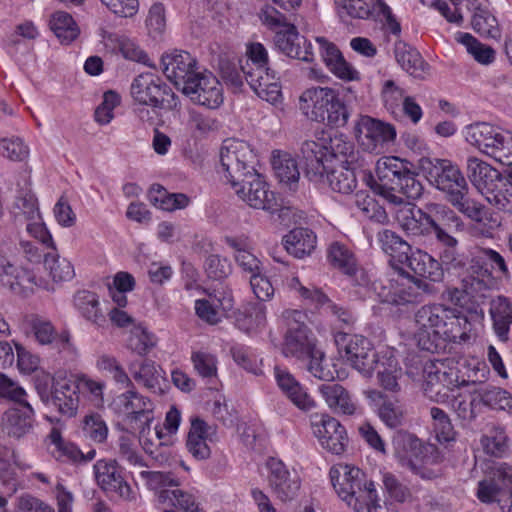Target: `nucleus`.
<instances>
[{"mask_svg": "<svg viewBox=\"0 0 512 512\" xmlns=\"http://www.w3.org/2000/svg\"><path fill=\"white\" fill-rule=\"evenodd\" d=\"M409 164L398 157L382 158L377 162V179L367 174L365 180L371 190L390 205L395 220L407 234L429 236L434 223L432 202L419 208L410 201L419 199L424 188Z\"/></svg>", "mask_w": 512, "mask_h": 512, "instance_id": "1", "label": "nucleus"}, {"mask_svg": "<svg viewBox=\"0 0 512 512\" xmlns=\"http://www.w3.org/2000/svg\"><path fill=\"white\" fill-rule=\"evenodd\" d=\"M414 320L418 345L422 350L437 352L440 343H461L470 338L471 322L457 308L443 303H428L417 309Z\"/></svg>", "mask_w": 512, "mask_h": 512, "instance_id": "2", "label": "nucleus"}, {"mask_svg": "<svg viewBox=\"0 0 512 512\" xmlns=\"http://www.w3.org/2000/svg\"><path fill=\"white\" fill-rule=\"evenodd\" d=\"M300 108L312 120L331 127H343L349 119V111L335 90L313 87L300 96Z\"/></svg>", "mask_w": 512, "mask_h": 512, "instance_id": "3", "label": "nucleus"}, {"mask_svg": "<svg viewBox=\"0 0 512 512\" xmlns=\"http://www.w3.org/2000/svg\"><path fill=\"white\" fill-rule=\"evenodd\" d=\"M281 318L286 327L282 353L286 357H295L298 360L308 359L318 348L307 326V314L302 310L286 309Z\"/></svg>", "mask_w": 512, "mask_h": 512, "instance_id": "4", "label": "nucleus"}, {"mask_svg": "<svg viewBox=\"0 0 512 512\" xmlns=\"http://www.w3.org/2000/svg\"><path fill=\"white\" fill-rule=\"evenodd\" d=\"M392 444L402 466L409 469L413 475L423 479L436 477L426 467L429 461L427 454L436 451L434 445L423 443L416 435L403 430L394 434Z\"/></svg>", "mask_w": 512, "mask_h": 512, "instance_id": "5", "label": "nucleus"}, {"mask_svg": "<svg viewBox=\"0 0 512 512\" xmlns=\"http://www.w3.org/2000/svg\"><path fill=\"white\" fill-rule=\"evenodd\" d=\"M256 155L251 146L242 140L227 139L220 149V163L225 178L231 186L243 182L248 175L256 173Z\"/></svg>", "mask_w": 512, "mask_h": 512, "instance_id": "6", "label": "nucleus"}, {"mask_svg": "<svg viewBox=\"0 0 512 512\" xmlns=\"http://www.w3.org/2000/svg\"><path fill=\"white\" fill-rule=\"evenodd\" d=\"M335 343L350 365L364 376H371L379 360L371 342L362 335L338 332Z\"/></svg>", "mask_w": 512, "mask_h": 512, "instance_id": "7", "label": "nucleus"}, {"mask_svg": "<svg viewBox=\"0 0 512 512\" xmlns=\"http://www.w3.org/2000/svg\"><path fill=\"white\" fill-rule=\"evenodd\" d=\"M131 94L140 104L160 109H172L177 105V97L171 88L152 74L138 75L131 85Z\"/></svg>", "mask_w": 512, "mask_h": 512, "instance_id": "8", "label": "nucleus"}, {"mask_svg": "<svg viewBox=\"0 0 512 512\" xmlns=\"http://www.w3.org/2000/svg\"><path fill=\"white\" fill-rule=\"evenodd\" d=\"M41 400L51 403L57 411L67 417L76 415L79 405V383L74 378L57 376L52 380L51 391L37 385Z\"/></svg>", "mask_w": 512, "mask_h": 512, "instance_id": "9", "label": "nucleus"}, {"mask_svg": "<svg viewBox=\"0 0 512 512\" xmlns=\"http://www.w3.org/2000/svg\"><path fill=\"white\" fill-rule=\"evenodd\" d=\"M194 104L217 109L223 103V88L211 72L198 71L180 90Z\"/></svg>", "mask_w": 512, "mask_h": 512, "instance_id": "10", "label": "nucleus"}, {"mask_svg": "<svg viewBox=\"0 0 512 512\" xmlns=\"http://www.w3.org/2000/svg\"><path fill=\"white\" fill-rule=\"evenodd\" d=\"M419 164L428 181L443 192L444 197L467 182L460 169L449 160L424 157Z\"/></svg>", "mask_w": 512, "mask_h": 512, "instance_id": "11", "label": "nucleus"}, {"mask_svg": "<svg viewBox=\"0 0 512 512\" xmlns=\"http://www.w3.org/2000/svg\"><path fill=\"white\" fill-rule=\"evenodd\" d=\"M232 188L252 208L262 209L270 213L277 212L280 209L275 194L269 191L267 183L258 172L248 175L243 182H239L238 185H234Z\"/></svg>", "mask_w": 512, "mask_h": 512, "instance_id": "12", "label": "nucleus"}, {"mask_svg": "<svg viewBox=\"0 0 512 512\" xmlns=\"http://www.w3.org/2000/svg\"><path fill=\"white\" fill-rule=\"evenodd\" d=\"M465 139L483 153L500 160L510 137L489 123L477 122L465 128Z\"/></svg>", "mask_w": 512, "mask_h": 512, "instance_id": "13", "label": "nucleus"}, {"mask_svg": "<svg viewBox=\"0 0 512 512\" xmlns=\"http://www.w3.org/2000/svg\"><path fill=\"white\" fill-rule=\"evenodd\" d=\"M397 270L402 276V281H396L393 291L388 293L383 302L394 306H402L420 301L423 294L433 295L436 293L434 285L428 281L412 276L402 267L397 268Z\"/></svg>", "mask_w": 512, "mask_h": 512, "instance_id": "14", "label": "nucleus"}, {"mask_svg": "<svg viewBox=\"0 0 512 512\" xmlns=\"http://www.w3.org/2000/svg\"><path fill=\"white\" fill-rule=\"evenodd\" d=\"M298 157L303 165L305 176L315 184L325 182V173L331 159L329 148L323 142L305 140L302 142Z\"/></svg>", "mask_w": 512, "mask_h": 512, "instance_id": "15", "label": "nucleus"}, {"mask_svg": "<svg viewBox=\"0 0 512 512\" xmlns=\"http://www.w3.org/2000/svg\"><path fill=\"white\" fill-rule=\"evenodd\" d=\"M312 429L324 449L336 455L345 451L349 441L348 435L337 419L326 414L315 415Z\"/></svg>", "mask_w": 512, "mask_h": 512, "instance_id": "16", "label": "nucleus"}, {"mask_svg": "<svg viewBox=\"0 0 512 512\" xmlns=\"http://www.w3.org/2000/svg\"><path fill=\"white\" fill-rule=\"evenodd\" d=\"M246 82L257 96L272 105L282 100L281 85L275 71L269 67L259 68L241 66Z\"/></svg>", "mask_w": 512, "mask_h": 512, "instance_id": "17", "label": "nucleus"}, {"mask_svg": "<svg viewBox=\"0 0 512 512\" xmlns=\"http://www.w3.org/2000/svg\"><path fill=\"white\" fill-rule=\"evenodd\" d=\"M337 495L355 512H365L380 497L374 482H332Z\"/></svg>", "mask_w": 512, "mask_h": 512, "instance_id": "18", "label": "nucleus"}, {"mask_svg": "<svg viewBox=\"0 0 512 512\" xmlns=\"http://www.w3.org/2000/svg\"><path fill=\"white\" fill-rule=\"evenodd\" d=\"M113 408L130 422L149 425L153 419L151 401L133 389L118 395L113 401Z\"/></svg>", "mask_w": 512, "mask_h": 512, "instance_id": "19", "label": "nucleus"}, {"mask_svg": "<svg viewBox=\"0 0 512 512\" xmlns=\"http://www.w3.org/2000/svg\"><path fill=\"white\" fill-rule=\"evenodd\" d=\"M163 73L178 90H181L197 72V61L186 51L162 56Z\"/></svg>", "mask_w": 512, "mask_h": 512, "instance_id": "20", "label": "nucleus"}, {"mask_svg": "<svg viewBox=\"0 0 512 512\" xmlns=\"http://www.w3.org/2000/svg\"><path fill=\"white\" fill-rule=\"evenodd\" d=\"M433 234L438 242L454 243L453 233L464 229L461 218L445 204L432 202Z\"/></svg>", "mask_w": 512, "mask_h": 512, "instance_id": "21", "label": "nucleus"}, {"mask_svg": "<svg viewBox=\"0 0 512 512\" xmlns=\"http://www.w3.org/2000/svg\"><path fill=\"white\" fill-rule=\"evenodd\" d=\"M152 489L156 500L162 505L177 507L185 512H203L195 497L179 488L178 482H158Z\"/></svg>", "mask_w": 512, "mask_h": 512, "instance_id": "22", "label": "nucleus"}, {"mask_svg": "<svg viewBox=\"0 0 512 512\" xmlns=\"http://www.w3.org/2000/svg\"><path fill=\"white\" fill-rule=\"evenodd\" d=\"M275 45L288 57L305 62L313 61L311 43H309L304 36L299 34L294 25H288L287 29L277 32Z\"/></svg>", "mask_w": 512, "mask_h": 512, "instance_id": "23", "label": "nucleus"}, {"mask_svg": "<svg viewBox=\"0 0 512 512\" xmlns=\"http://www.w3.org/2000/svg\"><path fill=\"white\" fill-rule=\"evenodd\" d=\"M21 180L22 184L20 181L17 183L19 188L11 210L16 223L40 218L37 198L30 188L29 179L23 176Z\"/></svg>", "mask_w": 512, "mask_h": 512, "instance_id": "24", "label": "nucleus"}, {"mask_svg": "<svg viewBox=\"0 0 512 512\" xmlns=\"http://www.w3.org/2000/svg\"><path fill=\"white\" fill-rule=\"evenodd\" d=\"M34 410L25 400L16 407L8 409L3 416V426L9 436L21 438L28 433L33 425Z\"/></svg>", "mask_w": 512, "mask_h": 512, "instance_id": "25", "label": "nucleus"}, {"mask_svg": "<svg viewBox=\"0 0 512 512\" xmlns=\"http://www.w3.org/2000/svg\"><path fill=\"white\" fill-rule=\"evenodd\" d=\"M405 265L415 277L429 280V283L443 280L444 271L441 263L425 251H413Z\"/></svg>", "mask_w": 512, "mask_h": 512, "instance_id": "26", "label": "nucleus"}, {"mask_svg": "<svg viewBox=\"0 0 512 512\" xmlns=\"http://www.w3.org/2000/svg\"><path fill=\"white\" fill-rule=\"evenodd\" d=\"M27 284H36L35 277L28 270L14 265L0 250V286L21 293Z\"/></svg>", "mask_w": 512, "mask_h": 512, "instance_id": "27", "label": "nucleus"}, {"mask_svg": "<svg viewBox=\"0 0 512 512\" xmlns=\"http://www.w3.org/2000/svg\"><path fill=\"white\" fill-rule=\"evenodd\" d=\"M445 200L472 221L482 222L485 217L484 206L472 197L467 182L449 193Z\"/></svg>", "mask_w": 512, "mask_h": 512, "instance_id": "28", "label": "nucleus"}, {"mask_svg": "<svg viewBox=\"0 0 512 512\" xmlns=\"http://www.w3.org/2000/svg\"><path fill=\"white\" fill-rule=\"evenodd\" d=\"M274 374L279 388L295 406L302 410L313 406L312 399L290 372L276 366Z\"/></svg>", "mask_w": 512, "mask_h": 512, "instance_id": "29", "label": "nucleus"}, {"mask_svg": "<svg viewBox=\"0 0 512 512\" xmlns=\"http://www.w3.org/2000/svg\"><path fill=\"white\" fill-rule=\"evenodd\" d=\"M489 314L496 336L500 341L507 342L512 325V304L509 299L501 295L492 299Z\"/></svg>", "mask_w": 512, "mask_h": 512, "instance_id": "30", "label": "nucleus"}, {"mask_svg": "<svg viewBox=\"0 0 512 512\" xmlns=\"http://www.w3.org/2000/svg\"><path fill=\"white\" fill-rule=\"evenodd\" d=\"M355 131L371 140L374 146L393 141L396 137V130L393 125L370 116H361L355 126Z\"/></svg>", "mask_w": 512, "mask_h": 512, "instance_id": "31", "label": "nucleus"}, {"mask_svg": "<svg viewBox=\"0 0 512 512\" xmlns=\"http://www.w3.org/2000/svg\"><path fill=\"white\" fill-rule=\"evenodd\" d=\"M325 184L335 192L342 194L352 193L357 186L355 164L347 165L346 163L341 162L336 167L331 169L328 168L325 173V182L320 185Z\"/></svg>", "mask_w": 512, "mask_h": 512, "instance_id": "32", "label": "nucleus"}, {"mask_svg": "<svg viewBox=\"0 0 512 512\" xmlns=\"http://www.w3.org/2000/svg\"><path fill=\"white\" fill-rule=\"evenodd\" d=\"M394 52L398 64L411 76L425 78L429 74V65L416 49L399 41L395 44Z\"/></svg>", "mask_w": 512, "mask_h": 512, "instance_id": "33", "label": "nucleus"}, {"mask_svg": "<svg viewBox=\"0 0 512 512\" xmlns=\"http://www.w3.org/2000/svg\"><path fill=\"white\" fill-rule=\"evenodd\" d=\"M467 175L479 190L487 192L503 177L497 169L475 157L467 160Z\"/></svg>", "mask_w": 512, "mask_h": 512, "instance_id": "34", "label": "nucleus"}, {"mask_svg": "<svg viewBox=\"0 0 512 512\" xmlns=\"http://www.w3.org/2000/svg\"><path fill=\"white\" fill-rule=\"evenodd\" d=\"M319 392L327 405L336 413L352 415L356 406L352 402L348 391L338 383L329 382L318 387Z\"/></svg>", "mask_w": 512, "mask_h": 512, "instance_id": "35", "label": "nucleus"}, {"mask_svg": "<svg viewBox=\"0 0 512 512\" xmlns=\"http://www.w3.org/2000/svg\"><path fill=\"white\" fill-rule=\"evenodd\" d=\"M129 371L133 379L140 385L153 392L162 391L161 383L164 381L163 371L151 360L141 363L132 362Z\"/></svg>", "mask_w": 512, "mask_h": 512, "instance_id": "36", "label": "nucleus"}, {"mask_svg": "<svg viewBox=\"0 0 512 512\" xmlns=\"http://www.w3.org/2000/svg\"><path fill=\"white\" fill-rule=\"evenodd\" d=\"M210 429L211 427L200 418H193L191 420V428L188 433L186 446L188 451L197 460H205L211 454L210 447L206 443Z\"/></svg>", "mask_w": 512, "mask_h": 512, "instance_id": "37", "label": "nucleus"}, {"mask_svg": "<svg viewBox=\"0 0 512 512\" xmlns=\"http://www.w3.org/2000/svg\"><path fill=\"white\" fill-rule=\"evenodd\" d=\"M287 252L296 258L309 255L315 248L316 236L308 228H294L283 238Z\"/></svg>", "mask_w": 512, "mask_h": 512, "instance_id": "38", "label": "nucleus"}, {"mask_svg": "<svg viewBox=\"0 0 512 512\" xmlns=\"http://www.w3.org/2000/svg\"><path fill=\"white\" fill-rule=\"evenodd\" d=\"M272 167L276 178L280 183L295 189L300 178V171L296 160L286 152L274 151Z\"/></svg>", "mask_w": 512, "mask_h": 512, "instance_id": "39", "label": "nucleus"}, {"mask_svg": "<svg viewBox=\"0 0 512 512\" xmlns=\"http://www.w3.org/2000/svg\"><path fill=\"white\" fill-rule=\"evenodd\" d=\"M382 250L399 264H405L413 252L411 246L398 234L384 229L377 234Z\"/></svg>", "mask_w": 512, "mask_h": 512, "instance_id": "40", "label": "nucleus"}, {"mask_svg": "<svg viewBox=\"0 0 512 512\" xmlns=\"http://www.w3.org/2000/svg\"><path fill=\"white\" fill-rule=\"evenodd\" d=\"M51 31L59 42L69 45L80 35V28L71 14L66 11L54 12L49 20Z\"/></svg>", "mask_w": 512, "mask_h": 512, "instance_id": "41", "label": "nucleus"}, {"mask_svg": "<svg viewBox=\"0 0 512 512\" xmlns=\"http://www.w3.org/2000/svg\"><path fill=\"white\" fill-rule=\"evenodd\" d=\"M374 371L383 389L392 393H398L401 390L399 381L403 377V371L394 358L379 359L374 366Z\"/></svg>", "mask_w": 512, "mask_h": 512, "instance_id": "42", "label": "nucleus"}, {"mask_svg": "<svg viewBox=\"0 0 512 512\" xmlns=\"http://www.w3.org/2000/svg\"><path fill=\"white\" fill-rule=\"evenodd\" d=\"M383 0H335L339 15L343 14L355 19H373Z\"/></svg>", "mask_w": 512, "mask_h": 512, "instance_id": "43", "label": "nucleus"}, {"mask_svg": "<svg viewBox=\"0 0 512 512\" xmlns=\"http://www.w3.org/2000/svg\"><path fill=\"white\" fill-rule=\"evenodd\" d=\"M74 303L81 315L91 323L101 327L106 323V317L99 308V298L91 291H78Z\"/></svg>", "mask_w": 512, "mask_h": 512, "instance_id": "44", "label": "nucleus"}, {"mask_svg": "<svg viewBox=\"0 0 512 512\" xmlns=\"http://www.w3.org/2000/svg\"><path fill=\"white\" fill-rule=\"evenodd\" d=\"M512 494V482H479L476 496L485 504L507 501Z\"/></svg>", "mask_w": 512, "mask_h": 512, "instance_id": "45", "label": "nucleus"}, {"mask_svg": "<svg viewBox=\"0 0 512 512\" xmlns=\"http://www.w3.org/2000/svg\"><path fill=\"white\" fill-rule=\"evenodd\" d=\"M328 259L344 274L353 276L357 272V261L353 252L344 244L334 242L329 246Z\"/></svg>", "mask_w": 512, "mask_h": 512, "instance_id": "46", "label": "nucleus"}, {"mask_svg": "<svg viewBox=\"0 0 512 512\" xmlns=\"http://www.w3.org/2000/svg\"><path fill=\"white\" fill-rule=\"evenodd\" d=\"M476 393L480 404L512 413V395L508 391L500 387L487 386L476 390Z\"/></svg>", "mask_w": 512, "mask_h": 512, "instance_id": "47", "label": "nucleus"}, {"mask_svg": "<svg viewBox=\"0 0 512 512\" xmlns=\"http://www.w3.org/2000/svg\"><path fill=\"white\" fill-rule=\"evenodd\" d=\"M83 436L97 444H103L108 437V426L99 413L85 415L81 421Z\"/></svg>", "mask_w": 512, "mask_h": 512, "instance_id": "48", "label": "nucleus"}, {"mask_svg": "<svg viewBox=\"0 0 512 512\" xmlns=\"http://www.w3.org/2000/svg\"><path fill=\"white\" fill-rule=\"evenodd\" d=\"M473 29L483 37L499 39L501 32L495 16L488 10L478 7L472 17Z\"/></svg>", "mask_w": 512, "mask_h": 512, "instance_id": "49", "label": "nucleus"}, {"mask_svg": "<svg viewBox=\"0 0 512 512\" xmlns=\"http://www.w3.org/2000/svg\"><path fill=\"white\" fill-rule=\"evenodd\" d=\"M456 38L480 64L488 65L494 61L495 51L490 46L480 43L471 34L458 33Z\"/></svg>", "mask_w": 512, "mask_h": 512, "instance_id": "50", "label": "nucleus"}, {"mask_svg": "<svg viewBox=\"0 0 512 512\" xmlns=\"http://www.w3.org/2000/svg\"><path fill=\"white\" fill-rule=\"evenodd\" d=\"M44 266L54 281H67L73 278L74 268L66 259H60L55 250L44 254Z\"/></svg>", "mask_w": 512, "mask_h": 512, "instance_id": "51", "label": "nucleus"}, {"mask_svg": "<svg viewBox=\"0 0 512 512\" xmlns=\"http://www.w3.org/2000/svg\"><path fill=\"white\" fill-rule=\"evenodd\" d=\"M430 416L433 419V429L436 438L440 443H450L456 440V432L448 415L438 407L430 409Z\"/></svg>", "mask_w": 512, "mask_h": 512, "instance_id": "52", "label": "nucleus"}, {"mask_svg": "<svg viewBox=\"0 0 512 512\" xmlns=\"http://www.w3.org/2000/svg\"><path fill=\"white\" fill-rule=\"evenodd\" d=\"M492 282L493 279L464 276L461 280V290L473 302L479 304L487 297Z\"/></svg>", "mask_w": 512, "mask_h": 512, "instance_id": "53", "label": "nucleus"}, {"mask_svg": "<svg viewBox=\"0 0 512 512\" xmlns=\"http://www.w3.org/2000/svg\"><path fill=\"white\" fill-rule=\"evenodd\" d=\"M103 492L113 501L134 500L138 495L137 482H98Z\"/></svg>", "mask_w": 512, "mask_h": 512, "instance_id": "54", "label": "nucleus"}, {"mask_svg": "<svg viewBox=\"0 0 512 512\" xmlns=\"http://www.w3.org/2000/svg\"><path fill=\"white\" fill-rule=\"evenodd\" d=\"M156 345V338L143 326H134L130 332L128 347L140 356L150 352Z\"/></svg>", "mask_w": 512, "mask_h": 512, "instance_id": "55", "label": "nucleus"}, {"mask_svg": "<svg viewBox=\"0 0 512 512\" xmlns=\"http://www.w3.org/2000/svg\"><path fill=\"white\" fill-rule=\"evenodd\" d=\"M475 469L483 473L482 480H512V466L505 462L483 460L476 464Z\"/></svg>", "mask_w": 512, "mask_h": 512, "instance_id": "56", "label": "nucleus"}, {"mask_svg": "<svg viewBox=\"0 0 512 512\" xmlns=\"http://www.w3.org/2000/svg\"><path fill=\"white\" fill-rule=\"evenodd\" d=\"M424 372L426 374V391L441 395L442 388H446L447 391L451 390L453 382L450 373L436 369L433 364L426 366Z\"/></svg>", "mask_w": 512, "mask_h": 512, "instance_id": "57", "label": "nucleus"}, {"mask_svg": "<svg viewBox=\"0 0 512 512\" xmlns=\"http://www.w3.org/2000/svg\"><path fill=\"white\" fill-rule=\"evenodd\" d=\"M191 361L202 378L211 380L217 376V360L214 355L203 351L193 352Z\"/></svg>", "mask_w": 512, "mask_h": 512, "instance_id": "58", "label": "nucleus"}, {"mask_svg": "<svg viewBox=\"0 0 512 512\" xmlns=\"http://www.w3.org/2000/svg\"><path fill=\"white\" fill-rule=\"evenodd\" d=\"M0 153L12 161H23L29 155V148L19 137L3 138L0 140Z\"/></svg>", "mask_w": 512, "mask_h": 512, "instance_id": "59", "label": "nucleus"}, {"mask_svg": "<svg viewBox=\"0 0 512 512\" xmlns=\"http://www.w3.org/2000/svg\"><path fill=\"white\" fill-rule=\"evenodd\" d=\"M204 267L207 276L213 280H223L232 272L231 263L228 259L221 258L219 255L208 256Z\"/></svg>", "mask_w": 512, "mask_h": 512, "instance_id": "60", "label": "nucleus"}, {"mask_svg": "<svg viewBox=\"0 0 512 512\" xmlns=\"http://www.w3.org/2000/svg\"><path fill=\"white\" fill-rule=\"evenodd\" d=\"M479 405L480 401L476 390L474 391L471 400L467 401L462 398H455L452 403V407L458 418L468 424L476 419L478 415L477 407Z\"/></svg>", "mask_w": 512, "mask_h": 512, "instance_id": "61", "label": "nucleus"}, {"mask_svg": "<svg viewBox=\"0 0 512 512\" xmlns=\"http://www.w3.org/2000/svg\"><path fill=\"white\" fill-rule=\"evenodd\" d=\"M407 96L404 95L403 89L398 87L393 80H387L382 89V98L384 105L391 113H396Z\"/></svg>", "mask_w": 512, "mask_h": 512, "instance_id": "62", "label": "nucleus"}, {"mask_svg": "<svg viewBox=\"0 0 512 512\" xmlns=\"http://www.w3.org/2000/svg\"><path fill=\"white\" fill-rule=\"evenodd\" d=\"M380 488L384 491L385 499L388 502L403 503L410 501L413 497V491L405 482H382Z\"/></svg>", "mask_w": 512, "mask_h": 512, "instance_id": "63", "label": "nucleus"}, {"mask_svg": "<svg viewBox=\"0 0 512 512\" xmlns=\"http://www.w3.org/2000/svg\"><path fill=\"white\" fill-rule=\"evenodd\" d=\"M481 445L487 454L499 457L507 447V437L502 430H494L482 436Z\"/></svg>", "mask_w": 512, "mask_h": 512, "instance_id": "64", "label": "nucleus"}]
</instances>
